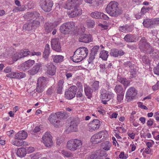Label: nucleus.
<instances>
[{
  "instance_id": "18",
  "label": "nucleus",
  "mask_w": 159,
  "mask_h": 159,
  "mask_svg": "<svg viewBox=\"0 0 159 159\" xmlns=\"http://www.w3.org/2000/svg\"><path fill=\"white\" fill-rule=\"evenodd\" d=\"M34 63L35 61L33 60H28L22 64V68L24 70L28 69L34 64Z\"/></svg>"
},
{
  "instance_id": "40",
  "label": "nucleus",
  "mask_w": 159,
  "mask_h": 159,
  "mask_svg": "<svg viewBox=\"0 0 159 159\" xmlns=\"http://www.w3.org/2000/svg\"><path fill=\"white\" fill-rule=\"evenodd\" d=\"M19 52L21 57L22 58L29 55L30 53V52L28 49H25Z\"/></svg>"
},
{
  "instance_id": "27",
  "label": "nucleus",
  "mask_w": 159,
  "mask_h": 159,
  "mask_svg": "<svg viewBox=\"0 0 159 159\" xmlns=\"http://www.w3.org/2000/svg\"><path fill=\"white\" fill-rule=\"evenodd\" d=\"M111 146V143L108 141H106L101 144L102 148L107 151L110 150Z\"/></svg>"
},
{
  "instance_id": "2",
  "label": "nucleus",
  "mask_w": 159,
  "mask_h": 159,
  "mask_svg": "<svg viewBox=\"0 0 159 159\" xmlns=\"http://www.w3.org/2000/svg\"><path fill=\"white\" fill-rule=\"evenodd\" d=\"M88 53V50L86 48H79L74 52L72 60L75 62H80L87 57Z\"/></svg>"
},
{
  "instance_id": "28",
  "label": "nucleus",
  "mask_w": 159,
  "mask_h": 159,
  "mask_svg": "<svg viewBox=\"0 0 159 159\" xmlns=\"http://www.w3.org/2000/svg\"><path fill=\"white\" fill-rule=\"evenodd\" d=\"M50 46L48 44H47L45 47L43 53V57L45 58H47L50 53Z\"/></svg>"
},
{
  "instance_id": "38",
  "label": "nucleus",
  "mask_w": 159,
  "mask_h": 159,
  "mask_svg": "<svg viewBox=\"0 0 159 159\" xmlns=\"http://www.w3.org/2000/svg\"><path fill=\"white\" fill-rule=\"evenodd\" d=\"M60 30L61 32L64 34H66L69 33V32L67 29L65 23L62 25L60 27Z\"/></svg>"
},
{
  "instance_id": "31",
  "label": "nucleus",
  "mask_w": 159,
  "mask_h": 159,
  "mask_svg": "<svg viewBox=\"0 0 159 159\" xmlns=\"http://www.w3.org/2000/svg\"><path fill=\"white\" fill-rule=\"evenodd\" d=\"M26 153L27 152H26L25 149V148H19L16 152L17 155L20 157H24Z\"/></svg>"
},
{
  "instance_id": "63",
  "label": "nucleus",
  "mask_w": 159,
  "mask_h": 159,
  "mask_svg": "<svg viewBox=\"0 0 159 159\" xmlns=\"http://www.w3.org/2000/svg\"><path fill=\"white\" fill-rule=\"evenodd\" d=\"M11 71V68L9 66L7 67L4 70V72L6 73L10 72Z\"/></svg>"
},
{
  "instance_id": "26",
  "label": "nucleus",
  "mask_w": 159,
  "mask_h": 159,
  "mask_svg": "<svg viewBox=\"0 0 159 159\" xmlns=\"http://www.w3.org/2000/svg\"><path fill=\"white\" fill-rule=\"evenodd\" d=\"M78 123L76 120H74L70 123L69 129L71 131H76L77 130Z\"/></svg>"
},
{
  "instance_id": "54",
  "label": "nucleus",
  "mask_w": 159,
  "mask_h": 159,
  "mask_svg": "<svg viewBox=\"0 0 159 159\" xmlns=\"http://www.w3.org/2000/svg\"><path fill=\"white\" fill-rule=\"evenodd\" d=\"M153 26L155 25H159V18H154L152 19Z\"/></svg>"
},
{
  "instance_id": "62",
  "label": "nucleus",
  "mask_w": 159,
  "mask_h": 159,
  "mask_svg": "<svg viewBox=\"0 0 159 159\" xmlns=\"http://www.w3.org/2000/svg\"><path fill=\"white\" fill-rule=\"evenodd\" d=\"M153 120L150 119L147 122V125L148 126H151L153 125Z\"/></svg>"
},
{
  "instance_id": "53",
  "label": "nucleus",
  "mask_w": 159,
  "mask_h": 159,
  "mask_svg": "<svg viewBox=\"0 0 159 159\" xmlns=\"http://www.w3.org/2000/svg\"><path fill=\"white\" fill-rule=\"evenodd\" d=\"M62 153L65 157H70L72 156V154L71 153L66 151H62Z\"/></svg>"
},
{
  "instance_id": "20",
  "label": "nucleus",
  "mask_w": 159,
  "mask_h": 159,
  "mask_svg": "<svg viewBox=\"0 0 159 159\" xmlns=\"http://www.w3.org/2000/svg\"><path fill=\"white\" fill-rule=\"evenodd\" d=\"M84 91L86 96L89 99H90L92 96V93L93 91L92 89L86 84L84 85Z\"/></svg>"
},
{
  "instance_id": "32",
  "label": "nucleus",
  "mask_w": 159,
  "mask_h": 159,
  "mask_svg": "<svg viewBox=\"0 0 159 159\" xmlns=\"http://www.w3.org/2000/svg\"><path fill=\"white\" fill-rule=\"evenodd\" d=\"M108 52L105 50L102 51L100 53L99 57L103 60L106 61L108 57Z\"/></svg>"
},
{
  "instance_id": "51",
  "label": "nucleus",
  "mask_w": 159,
  "mask_h": 159,
  "mask_svg": "<svg viewBox=\"0 0 159 159\" xmlns=\"http://www.w3.org/2000/svg\"><path fill=\"white\" fill-rule=\"evenodd\" d=\"M128 157V155L125 154L123 152H121L119 155V157L120 159H126Z\"/></svg>"
},
{
  "instance_id": "34",
  "label": "nucleus",
  "mask_w": 159,
  "mask_h": 159,
  "mask_svg": "<svg viewBox=\"0 0 159 159\" xmlns=\"http://www.w3.org/2000/svg\"><path fill=\"white\" fill-rule=\"evenodd\" d=\"M65 24L69 32L74 28L75 25V23L73 21L69 22Z\"/></svg>"
},
{
  "instance_id": "11",
  "label": "nucleus",
  "mask_w": 159,
  "mask_h": 159,
  "mask_svg": "<svg viewBox=\"0 0 159 159\" xmlns=\"http://www.w3.org/2000/svg\"><path fill=\"white\" fill-rule=\"evenodd\" d=\"M76 90L77 87L73 85L70 87L65 92V98L69 100L72 99L75 97Z\"/></svg>"
},
{
  "instance_id": "29",
  "label": "nucleus",
  "mask_w": 159,
  "mask_h": 159,
  "mask_svg": "<svg viewBox=\"0 0 159 159\" xmlns=\"http://www.w3.org/2000/svg\"><path fill=\"white\" fill-rule=\"evenodd\" d=\"M144 26L147 28H152L153 27L152 19H146L144 20L143 22Z\"/></svg>"
},
{
  "instance_id": "48",
  "label": "nucleus",
  "mask_w": 159,
  "mask_h": 159,
  "mask_svg": "<svg viewBox=\"0 0 159 159\" xmlns=\"http://www.w3.org/2000/svg\"><path fill=\"white\" fill-rule=\"evenodd\" d=\"M48 24H46V26H45V30L47 33H48L51 32L53 30V26L52 25H49Z\"/></svg>"
},
{
  "instance_id": "10",
  "label": "nucleus",
  "mask_w": 159,
  "mask_h": 159,
  "mask_svg": "<svg viewBox=\"0 0 159 159\" xmlns=\"http://www.w3.org/2000/svg\"><path fill=\"white\" fill-rule=\"evenodd\" d=\"M53 5L52 2L50 0H41L40 5L41 8L45 11H49Z\"/></svg>"
},
{
  "instance_id": "5",
  "label": "nucleus",
  "mask_w": 159,
  "mask_h": 159,
  "mask_svg": "<svg viewBox=\"0 0 159 159\" xmlns=\"http://www.w3.org/2000/svg\"><path fill=\"white\" fill-rule=\"evenodd\" d=\"M48 79L43 77L38 78L36 88L35 89L36 92L38 93L42 92L44 90L48 83Z\"/></svg>"
},
{
  "instance_id": "24",
  "label": "nucleus",
  "mask_w": 159,
  "mask_h": 159,
  "mask_svg": "<svg viewBox=\"0 0 159 159\" xmlns=\"http://www.w3.org/2000/svg\"><path fill=\"white\" fill-rule=\"evenodd\" d=\"M124 54V52L122 50H118L116 49H113L111 51L110 54L111 56L115 57H117L119 56H122Z\"/></svg>"
},
{
  "instance_id": "43",
  "label": "nucleus",
  "mask_w": 159,
  "mask_h": 159,
  "mask_svg": "<svg viewBox=\"0 0 159 159\" xmlns=\"http://www.w3.org/2000/svg\"><path fill=\"white\" fill-rule=\"evenodd\" d=\"M33 25L32 23L30 22L28 24H25L23 26V28L27 30H30L34 28Z\"/></svg>"
},
{
  "instance_id": "44",
  "label": "nucleus",
  "mask_w": 159,
  "mask_h": 159,
  "mask_svg": "<svg viewBox=\"0 0 159 159\" xmlns=\"http://www.w3.org/2000/svg\"><path fill=\"white\" fill-rule=\"evenodd\" d=\"M17 71L13 72L7 75L6 76L11 78L17 79Z\"/></svg>"
},
{
  "instance_id": "8",
  "label": "nucleus",
  "mask_w": 159,
  "mask_h": 159,
  "mask_svg": "<svg viewBox=\"0 0 159 159\" xmlns=\"http://www.w3.org/2000/svg\"><path fill=\"white\" fill-rule=\"evenodd\" d=\"M42 142L47 147H51L53 144L52 136L49 132L45 133L42 138Z\"/></svg>"
},
{
  "instance_id": "35",
  "label": "nucleus",
  "mask_w": 159,
  "mask_h": 159,
  "mask_svg": "<svg viewBox=\"0 0 159 159\" xmlns=\"http://www.w3.org/2000/svg\"><path fill=\"white\" fill-rule=\"evenodd\" d=\"M114 90L117 94L124 93V91L121 85H117L115 86Z\"/></svg>"
},
{
  "instance_id": "47",
  "label": "nucleus",
  "mask_w": 159,
  "mask_h": 159,
  "mask_svg": "<svg viewBox=\"0 0 159 159\" xmlns=\"http://www.w3.org/2000/svg\"><path fill=\"white\" fill-rule=\"evenodd\" d=\"M25 7L24 6H22L21 7H15L13 9V11L15 12H17L18 11H24Z\"/></svg>"
},
{
  "instance_id": "46",
  "label": "nucleus",
  "mask_w": 159,
  "mask_h": 159,
  "mask_svg": "<svg viewBox=\"0 0 159 159\" xmlns=\"http://www.w3.org/2000/svg\"><path fill=\"white\" fill-rule=\"evenodd\" d=\"M129 27L127 26H120L119 27L120 31L123 32H129Z\"/></svg>"
},
{
  "instance_id": "14",
  "label": "nucleus",
  "mask_w": 159,
  "mask_h": 159,
  "mask_svg": "<svg viewBox=\"0 0 159 159\" xmlns=\"http://www.w3.org/2000/svg\"><path fill=\"white\" fill-rule=\"evenodd\" d=\"M90 16L93 18L96 19H102L106 20H107L109 19L107 15L103 13L98 11L92 12L90 14Z\"/></svg>"
},
{
  "instance_id": "7",
  "label": "nucleus",
  "mask_w": 159,
  "mask_h": 159,
  "mask_svg": "<svg viewBox=\"0 0 159 159\" xmlns=\"http://www.w3.org/2000/svg\"><path fill=\"white\" fill-rule=\"evenodd\" d=\"M140 49L143 50L145 52L151 54L153 52L152 48L147 43L144 37L142 38L139 42Z\"/></svg>"
},
{
  "instance_id": "4",
  "label": "nucleus",
  "mask_w": 159,
  "mask_h": 159,
  "mask_svg": "<svg viewBox=\"0 0 159 159\" xmlns=\"http://www.w3.org/2000/svg\"><path fill=\"white\" fill-rule=\"evenodd\" d=\"M108 136V134L107 131H101L93 135L91 138V141L94 144L99 143L102 140L106 139Z\"/></svg>"
},
{
  "instance_id": "13",
  "label": "nucleus",
  "mask_w": 159,
  "mask_h": 159,
  "mask_svg": "<svg viewBox=\"0 0 159 159\" xmlns=\"http://www.w3.org/2000/svg\"><path fill=\"white\" fill-rule=\"evenodd\" d=\"M52 48L57 52H60L61 50L60 43L59 39L58 38H54L52 39L51 42Z\"/></svg>"
},
{
  "instance_id": "9",
  "label": "nucleus",
  "mask_w": 159,
  "mask_h": 159,
  "mask_svg": "<svg viewBox=\"0 0 159 159\" xmlns=\"http://www.w3.org/2000/svg\"><path fill=\"white\" fill-rule=\"evenodd\" d=\"M101 123L99 120L94 119L89 123L87 128L90 131L93 132L98 129Z\"/></svg>"
},
{
  "instance_id": "1",
  "label": "nucleus",
  "mask_w": 159,
  "mask_h": 159,
  "mask_svg": "<svg viewBox=\"0 0 159 159\" xmlns=\"http://www.w3.org/2000/svg\"><path fill=\"white\" fill-rule=\"evenodd\" d=\"M107 13L110 16L116 17L121 14V9L119 6L118 3L115 1L110 2L106 8Z\"/></svg>"
},
{
  "instance_id": "39",
  "label": "nucleus",
  "mask_w": 159,
  "mask_h": 159,
  "mask_svg": "<svg viewBox=\"0 0 159 159\" xmlns=\"http://www.w3.org/2000/svg\"><path fill=\"white\" fill-rule=\"evenodd\" d=\"M95 25V22L90 19L87 20L85 23L86 25L89 28H93Z\"/></svg>"
},
{
  "instance_id": "33",
  "label": "nucleus",
  "mask_w": 159,
  "mask_h": 159,
  "mask_svg": "<svg viewBox=\"0 0 159 159\" xmlns=\"http://www.w3.org/2000/svg\"><path fill=\"white\" fill-rule=\"evenodd\" d=\"M52 57L53 61L56 63L61 62L63 59V57L61 55H52Z\"/></svg>"
},
{
  "instance_id": "58",
  "label": "nucleus",
  "mask_w": 159,
  "mask_h": 159,
  "mask_svg": "<svg viewBox=\"0 0 159 159\" xmlns=\"http://www.w3.org/2000/svg\"><path fill=\"white\" fill-rule=\"evenodd\" d=\"M150 8L143 7H142L141 10V12L143 14H144L150 10Z\"/></svg>"
},
{
  "instance_id": "59",
  "label": "nucleus",
  "mask_w": 159,
  "mask_h": 159,
  "mask_svg": "<svg viewBox=\"0 0 159 159\" xmlns=\"http://www.w3.org/2000/svg\"><path fill=\"white\" fill-rule=\"evenodd\" d=\"M33 24V26L34 28L39 26L40 24V22L37 20H34L32 22H31Z\"/></svg>"
},
{
  "instance_id": "21",
  "label": "nucleus",
  "mask_w": 159,
  "mask_h": 159,
  "mask_svg": "<svg viewBox=\"0 0 159 159\" xmlns=\"http://www.w3.org/2000/svg\"><path fill=\"white\" fill-rule=\"evenodd\" d=\"M27 136V133L24 131L22 130L20 131L16 134L15 138L16 139L22 140L25 139Z\"/></svg>"
},
{
  "instance_id": "22",
  "label": "nucleus",
  "mask_w": 159,
  "mask_h": 159,
  "mask_svg": "<svg viewBox=\"0 0 159 159\" xmlns=\"http://www.w3.org/2000/svg\"><path fill=\"white\" fill-rule=\"evenodd\" d=\"M56 68L55 66L51 63L48 64L47 72L49 75H54L56 73Z\"/></svg>"
},
{
  "instance_id": "16",
  "label": "nucleus",
  "mask_w": 159,
  "mask_h": 159,
  "mask_svg": "<svg viewBox=\"0 0 159 159\" xmlns=\"http://www.w3.org/2000/svg\"><path fill=\"white\" fill-rule=\"evenodd\" d=\"M137 92L134 87H130L127 90L126 94V98L128 101L132 100L136 95Z\"/></svg>"
},
{
  "instance_id": "37",
  "label": "nucleus",
  "mask_w": 159,
  "mask_h": 159,
  "mask_svg": "<svg viewBox=\"0 0 159 159\" xmlns=\"http://www.w3.org/2000/svg\"><path fill=\"white\" fill-rule=\"evenodd\" d=\"M64 81L63 80H60L58 82L57 92L58 93H61L63 89Z\"/></svg>"
},
{
  "instance_id": "64",
  "label": "nucleus",
  "mask_w": 159,
  "mask_h": 159,
  "mask_svg": "<svg viewBox=\"0 0 159 159\" xmlns=\"http://www.w3.org/2000/svg\"><path fill=\"white\" fill-rule=\"evenodd\" d=\"M77 86L79 88L80 90L82 92L83 91V85L82 84L79 82H78L76 83Z\"/></svg>"
},
{
  "instance_id": "12",
  "label": "nucleus",
  "mask_w": 159,
  "mask_h": 159,
  "mask_svg": "<svg viewBox=\"0 0 159 159\" xmlns=\"http://www.w3.org/2000/svg\"><path fill=\"white\" fill-rule=\"evenodd\" d=\"M105 156H107L105 152L98 150L93 152L89 155L87 156L86 157L87 158H89L90 159H102V157Z\"/></svg>"
},
{
  "instance_id": "36",
  "label": "nucleus",
  "mask_w": 159,
  "mask_h": 159,
  "mask_svg": "<svg viewBox=\"0 0 159 159\" xmlns=\"http://www.w3.org/2000/svg\"><path fill=\"white\" fill-rule=\"evenodd\" d=\"M118 81L123 84L125 87V88L129 85L130 83L129 81L127 80L126 79L123 78H121L119 79Z\"/></svg>"
},
{
  "instance_id": "42",
  "label": "nucleus",
  "mask_w": 159,
  "mask_h": 159,
  "mask_svg": "<svg viewBox=\"0 0 159 159\" xmlns=\"http://www.w3.org/2000/svg\"><path fill=\"white\" fill-rule=\"evenodd\" d=\"M99 82L98 81H95L92 85V88L93 91H95L99 89Z\"/></svg>"
},
{
  "instance_id": "49",
  "label": "nucleus",
  "mask_w": 159,
  "mask_h": 159,
  "mask_svg": "<svg viewBox=\"0 0 159 159\" xmlns=\"http://www.w3.org/2000/svg\"><path fill=\"white\" fill-rule=\"evenodd\" d=\"M17 79H21L25 78L26 76V74L23 72H17Z\"/></svg>"
},
{
  "instance_id": "50",
  "label": "nucleus",
  "mask_w": 159,
  "mask_h": 159,
  "mask_svg": "<svg viewBox=\"0 0 159 159\" xmlns=\"http://www.w3.org/2000/svg\"><path fill=\"white\" fill-rule=\"evenodd\" d=\"M27 153H30L33 152L34 150V148L32 147H26L25 148Z\"/></svg>"
},
{
  "instance_id": "61",
  "label": "nucleus",
  "mask_w": 159,
  "mask_h": 159,
  "mask_svg": "<svg viewBox=\"0 0 159 159\" xmlns=\"http://www.w3.org/2000/svg\"><path fill=\"white\" fill-rule=\"evenodd\" d=\"M152 88L154 90H156L159 89V81L152 86Z\"/></svg>"
},
{
  "instance_id": "15",
  "label": "nucleus",
  "mask_w": 159,
  "mask_h": 159,
  "mask_svg": "<svg viewBox=\"0 0 159 159\" xmlns=\"http://www.w3.org/2000/svg\"><path fill=\"white\" fill-rule=\"evenodd\" d=\"M113 95L111 92L103 89L101 93V98L102 99L109 101L113 97Z\"/></svg>"
},
{
  "instance_id": "57",
  "label": "nucleus",
  "mask_w": 159,
  "mask_h": 159,
  "mask_svg": "<svg viewBox=\"0 0 159 159\" xmlns=\"http://www.w3.org/2000/svg\"><path fill=\"white\" fill-rule=\"evenodd\" d=\"M65 73L67 80H68L72 77V73L70 72L69 71H67L65 72Z\"/></svg>"
},
{
  "instance_id": "6",
  "label": "nucleus",
  "mask_w": 159,
  "mask_h": 159,
  "mask_svg": "<svg viewBox=\"0 0 159 159\" xmlns=\"http://www.w3.org/2000/svg\"><path fill=\"white\" fill-rule=\"evenodd\" d=\"M82 145V143L80 140L75 139L69 140L67 143L66 147L69 150L71 151H75Z\"/></svg>"
},
{
  "instance_id": "23",
  "label": "nucleus",
  "mask_w": 159,
  "mask_h": 159,
  "mask_svg": "<svg viewBox=\"0 0 159 159\" xmlns=\"http://www.w3.org/2000/svg\"><path fill=\"white\" fill-rule=\"evenodd\" d=\"M41 66L40 63H37L32 69L28 71L29 73L31 75H34L37 73Z\"/></svg>"
},
{
  "instance_id": "30",
  "label": "nucleus",
  "mask_w": 159,
  "mask_h": 159,
  "mask_svg": "<svg viewBox=\"0 0 159 159\" xmlns=\"http://www.w3.org/2000/svg\"><path fill=\"white\" fill-rule=\"evenodd\" d=\"M77 6L73 2V1L71 0H68L67 2L65 8L68 10H70L73 9L75 7Z\"/></svg>"
},
{
  "instance_id": "19",
  "label": "nucleus",
  "mask_w": 159,
  "mask_h": 159,
  "mask_svg": "<svg viewBox=\"0 0 159 159\" xmlns=\"http://www.w3.org/2000/svg\"><path fill=\"white\" fill-rule=\"evenodd\" d=\"M79 41L81 42L88 43L92 41V37L89 34H83L80 36Z\"/></svg>"
},
{
  "instance_id": "41",
  "label": "nucleus",
  "mask_w": 159,
  "mask_h": 159,
  "mask_svg": "<svg viewBox=\"0 0 159 159\" xmlns=\"http://www.w3.org/2000/svg\"><path fill=\"white\" fill-rule=\"evenodd\" d=\"M11 143L13 145L17 146H20L23 144V141L22 140L17 139L12 141Z\"/></svg>"
},
{
  "instance_id": "60",
  "label": "nucleus",
  "mask_w": 159,
  "mask_h": 159,
  "mask_svg": "<svg viewBox=\"0 0 159 159\" xmlns=\"http://www.w3.org/2000/svg\"><path fill=\"white\" fill-rule=\"evenodd\" d=\"M154 72L155 74L159 75V62L157 66L154 69Z\"/></svg>"
},
{
  "instance_id": "55",
  "label": "nucleus",
  "mask_w": 159,
  "mask_h": 159,
  "mask_svg": "<svg viewBox=\"0 0 159 159\" xmlns=\"http://www.w3.org/2000/svg\"><path fill=\"white\" fill-rule=\"evenodd\" d=\"M99 49V47L98 46H94L92 49V52L94 54H97Z\"/></svg>"
},
{
  "instance_id": "17",
  "label": "nucleus",
  "mask_w": 159,
  "mask_h": 159,
  "mask_svg": "<svg viewBox=\"0 0 159 159\" xmlns=\"http://www.w3.org/2000/svg\"><path fill=\"white\" fill-rule=\"evenodd\" d=\"M70 12H68V15L69 17H74L80 15L82 13V10L78 7H75L72 9Z\"/></svg>"
},
{
  "instance_id": "25",
  "label": "nucleus",
  "mask_w": 159,
  "mask_h": 159,
  "mask_svg": "<svg viewBox=\"0 0 159 159\" xmlns=\"http://www.w3.org/2000/svg\"><path fill=\"white\" fill-rule=\"evenodd\" d=\"M124 39L125 41L128 42H135L137 40L136 36L132 34L126 35Z\"/></svg>"
},
{
  "instance_id": "56",
  "label": "nucleus",
  "mask_w": 159,
  "mask_h": 159,
  "mask_svg": "<svg viewBox=\"0 0 159 159\" xmlns=\"http://www.w3.org/2000/svg\"><path fill=\"white\" fill-rule=\"evenodd\" d=\"M124 93L117 94V99L119 102H121L123 99Z\"/></svg>"
},
{
  "instance_id": "3",
  "label": "nucleus",
  "mask_w": 159,
  "mask_h": 159,
  "mask_svg": "<svg viewBox=\"0 0 159 159\" xmlns=\"http://www.w3.org/2000/svg\"><path fill=\"white\" fill-rule=\"evenodd\" d=\"M65 116V113L61 111L57 113L53 112L49 116L48 120L54 127L57 128L60 125V122L57 119L59 118H62Z\"/></svg>"
},
{
  "instance_id": "52",
  "label": "nucleus",
  "mask_w": 159,
  "mask_h": 159,
  "mask_svg": "<svg viewBox=\"0 0 159 159\" xmlns=\"http://www.w3.org/2000/svg\"><path fill=\"white\" fill-rule=\"evenodd\" d=\"M159 54L158 51L156 49L153 50V52L152 53V56L155 58H157L159 57Z\"/></svg>"
},
{
  "instance_id": "45",
  "label": "nucleus",
  "mask_w": 159,
  "mask_h": 159,
  "mask_svg": "<svg viewBox=\"0 0 159 159\" xmlns=\"http://www.w3.org/2000/svg\"><path fill=\"white\" fill-rule=\"evenodd\" d=\"M12 59L14 61H16L19 59L21 58L20 52L16 53L12 56Z\"/></svg>"
}]
</instances>
